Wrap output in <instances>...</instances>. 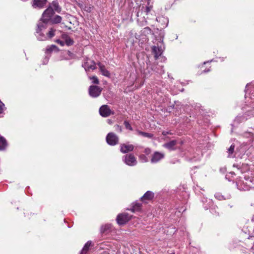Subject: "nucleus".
Returning <instances> with one entry per match:
<instances>
[{
	"instance_id": "1",
	"label": "nucleus",
	"mask_w": 254,
	"mask_h": 254,
	"mask_svg": "<svg viewBox=\"0 0 254 254\" xmlns=\"http://www.w3.org/2000/svg\"><path fill=\"white\" fill-rule=\"evenodd\" d=\"M106 140L107 143L111 146H115L119 143V137L113 132H109L106 136Z\"/></svg>"
},
{
	"instance_id": "2",
	"label": "nucleus",
	"mask_w": 254,
	"mask_h": 254,
	"mask_svg": "<svg viewBox=\"0 0 254 254\" xmlns=\"http://www.w3.org/2000/svg\"><path fill=\"white\" fill-rule=\"evenodd\" d=\"M123 161L127 165L132 166L137 164V160L134 155L130 153L123 157Z\"/></svg>"
},
{
	"instance_id": "3",
	"label": "nucleus",
	"mask_w": 254,
	"mask_h": 254,
	"mask_svg": "<svg viewBox=\"0 0 254 254\" xmlns=\"http://www.w3.org/2000/svg\"><path fill=\"white\" fill-rule=\"evenodd\" d=\"M102 88L96 85H91L89 88V94L93 98L98 97L101 93Z\"/></svg>"
},
{
	"instance_id": "4",
	"label": "nucleus",
	"mask_w": 254,
	"mask_h": 254,
	"mask_svg": "<svg viewBox=\"0 0 254 254\" xmlns=\"http://www.w3.org/2000/svg\"><path fill=\"white\" fill-rule=\"evenodd\" d=\"M99 113L103 117H108L115 114L114 111H112L107 105H102L99 109Z\"/></svg>"
},
{
	"instance_id": "5",
	"label": "nucleus",
	"mask_w": 254,
	"mask_h": 254,
	"mask_svg": "<svg viewBox=\"0 0 254 254\" xmlns=\"http://www.w3.org/2000/svg\"><path fill=\"white\" fill-rule=\"evenodd\" d=\"M179 143L180 144V145H182L183 142L182 140H173L165 143L163 146L169 150H174L178 148L177 144Z\"/></svg>"
},
{
	"instance_id": "6",
	"label": "nucleus",
	"mask_w": 254,
	"mask_h": 254,
	"mask_svg": "<svg viewBox=\"0 0 254 254\" xmlns=\"http://www.w3.org/2000/svg\"><path fill=\"white\" fill-rule=\"evenodd\" d=\"M82 66L84 68L86 71H89L96 68V64L94 61L88 59L85 60L82 64Z\"/></svg>"
},
{
	"instance_id": "7",
	"label": "nucleus",
	"mask_w": 254,
	"mask_h": 254,
	"mask_svg": "<svg viewBox=\"0 0 254 254\" xmlns=\"http://www.w3.org/2000/svg\"><path fill=\"white\" fill-rule=\"evenodd\" d=\"M54 13V9L52 7L49 6L43 12L42 17V20L45 22H49L51 20V17Z\"/></svg>"
},
{
	"instance_id": "8",
	"label": "nucleus",
	"mask_w": 254,
	"mask_h": 254,
	"mask_svg": "<svg viewBox=\"0 0 254 254\" xmlns=\"http://www.w3.org/2000/svg\"><path fill=\"white\" fill-rule=\"evenodd\" d=\"M130 219V216L127 213H121L117 217V222L119 225H124Z\"/></svg>"
},
{
	"instance_id": "9",
	"label": "nucleus",
	"mask_w": 254,
	"mask_h": 254,
	"mask_svg": "<svg viewBox=\"0 0 254 254\" xmlns=\"http://www.w3.org/2000/svg\"><path fill=\"white\" fill-rule=\"evenodd\" d=\"M154 197V193L151 191H147L140 198L141 201L145 203H147L151 201Z\"/></svg>"
},
{
	"instance_id": "10",
	"label": "nucleus",
	"mask_w": 254,
	"mask_h": 254,
	"mask_svg": "<svg viewBox=\"0 0 254 254\" xmlns=\"http://www.w3.org/2000/svg\"><path fill=\"white\" fill-rule=\"evenodd\" d=\"M48 23V22H45L44 20H42V18H41L37 24V28L36 29V32L39 34V37L43 34L42 31L47 28Z\"/></svg>"
},
{
	"instance_id": "11",
	"label": "nucleus",
	"mask_w": 254,
	"mask_h": 254,
	"mask_svg": "<svg viewBox=\"0 0 254 254\" xmlns=\"http://www.w3.org/2000/svg\"><path fill=\"white\" fill-rule=\"evenodd\" d=\"M164 154L159 152L156 151L152 155L151 162L156 163L161 160L164 158Z\"/></svg>"
},
{
	"instance_id": "12",
	"label": "nucleus",
	"mask_w": 254,
	"mask_h": 254,
	"mask_svg": "<svg viewBox=\"0 0 254 254\" xmlns=\"http://www.w3.org/2000/svg\"><path fill=\"white\" fill-rule=\"evenodd\" d=\"M120 151L123 153H126L131 152L134 149V146L128 143H122L120 146Z\"/></svg>"
},
{
	"instance_id": "13",
	"label": "nucleus",
	"mask_w": 254,
	"mask_h": 254,
	"mask_svg": "<svg viewBox=\"0 0 254 254\" xmlns=\"http://www.w3.org/2000/svg\"><path fill=\"white\" fill-rule=\"evenodd\" d=\"M55 31L56 30L55 29L51 28H50L49 31L46 33V35H45L43 33L40 37H38V38L41 41L46 40L48 39H51L55 36Z\"/></svg>"
},
{
	"instance_id": "14",
	"label": "nucleus",
	"mask_w": 254,
	"mask_h": 254,
	"mask_svg": "<svg viewBox=\"0 0 254 254\" xmlns=\"http://www.w3.org/2000/svg\"><path fill=\"white\" fill-rule=\"evenodd\" d=\"M47 3V0H33L32 6L34 8H43Z\"/></svg>"
},
{
	"instance_id": "15",
	"label": "nucleus",
	"mask_w": 254,
	"mask_h": 254,
	"mask_svg": "<svg viewBox=\"0 0 254 254\" xmlns=\"http://www.w3.org/2000/svg\"><path fill=\"white\" fill-rule=\"evenodd\" d=\"M97 65H98L100 71L103 75L106 77H109L110 76V72L106 68L104 64L101 63L99 62L97 63Z\"/></svg>"
},
{
	"instance_id": "16",
	"label": "nucleus",
	"mask_w": 254,
	"mask_h": 254,
	"mask_svg": "<svg viewBox=\"0 0 254 254\" xmlns=\"http://www.w3.org/2000/svg\"><path fill=\"white\" fill-rule=\"evenodd\" d=\"M8 146V142L6 139L2 136L0 135V151L6 150Z\"/></svg>"
},
{
	"instance_id": "17",
	"label": "nucleus",
	"mask_w": 254,
	"mask_h": 254,
	"mask_svg": "<svg viewBox=\"0 0 254 254\" xmlns=\"http://www.w3.org/2000/svg\"><path fill=\"white\" fill-rule=\"evenodd\" d=\"M62 38L64 40V44L67 46H71L73 44V40L68 35L64 34L62 35Z\"/></svg>"
},
{
	"instance_id": "18",
	"label": "nucleus",
	"mask_w": 254,
	"mask_h": 254,
	"mask_svg": "<svg viewBox=\"0 0 254 254\" xmlns=\"http://www.w3.org/2000/svg\"><path fill=\"white\" fill-rule=\"evenodd\" d=\"M152 52L154 54V58L155 60H157L162 53V50L161 48L157 46H153L152 48Z\"/></svg>"
},
{
	"instance_id": "19",
	"label": "nucleus",
	"mask_w": 254,
	"mask_h": 254,
	"mask_svg": "<svg viewBox=\"0 0 254 254\" xmlns=\"http://www.w3.org/2000/svg\"><path fill=\"white\" fill-rule=\"evenodd\" d=\"M111 225L107 224L102 225L100 228V232L102 234H107L111 231Z\"/></svg>"
},
{
	"instance_id": "20",
	"label": "nucleus",
	"mask_w": 254,
	"mask_h": 254,
	"mask_svg": "<svg viewBox=\"0 0 254 254\" xmlns=\"http://www.w3.org/2000/svg\"><path fill=\"white\" fill-rule=\"evenodd\" d=\"M142 204L138 202H135L132 203V207L130 210L132 212L140 211L141 209Z\"/></svg>"
},
{
	"instance_id": "21",
	"label": "nucleus",
	"mask_w": 254,
	"mask_h": 254,
	"mask_svg": "<svg viewBox=\"0 0 254 254\" xmlns=\"http://www.w3.org/2000/svg\"><path fill=\"white\" fill-rule=\"evenodd\" d=\"M91 245V242L88 241L84 246L80 254H87L89 251V248Z\"/></svg>"
},
{
	"instance_id": "22",
	"label": "nucleus",
	"mask_w": 254,
	"mask_h": 254,
	"mask_svg": "<svg viewBox=\"0 0 254 254\" xmlns=\"http://www.w3.org/2000/svg\"><path fill=\"white\" fill-rule=\"evenodd\" d=\"M137 132L138 135L143 136V137H145L152 138L153 136V134L152 133H147L139 130H137Z\"/></svg>"
},
{
	"instance_id": "23",
	"label": "nucleus",
	"mask_w": 254,
	"mask_h": 254,
	"mask_svg": "<svg viewBox=\"0 0 254 254\" xmlns=\"http://www.w3.org/2000/svg\"><path fill=\"white\" fill-rule=\"evenodd\" d=\"M61 21L62 17L59 15H56L53 19H51L53 23H59Z\"/></svg>"
},
{
	"instance_id": "24",
	"label": "nucleus",
	"mask_w": 254,
	"mask_h": 254,
	"mask_svg": "<svg viewBox=\"0 0 254 254\" xmlns=\"http://www.w3.org/2000/svg\"><path fill=\"white\" fill-rule=\"evenodd\" d=\"M52 4L56 11L58 12H60L61 11V8L59 7L58 3L56 1H53Z\"/></svg>"
},
{
	"instance_id": "25",
	"label": "nucleus",
	"mask_w": 254,
	"mask_h": 254,
	"mask_svg": "<svg viewBox=\"0 0 254 254\" xmlns=\"http://www.w3.org/2000/svg\"><path fill=\"white\" fill-rule=\"evenodd\" d=\"M139 160L141 162H147L148 161L147 157L144 154H141L139 156Z\"/></svg>"
},
{
	"instance_id": "26",
	"label": "nucleus",
	"mask_w": 254,
	"mask_h": 254,
	"mask_svg": "<svg viewBox=\"0 0 254 254\" xmlns=\"http://www.w3.org/2000/svg\"><path fill=\"white\" fill-rule=\"evenodd\" d=\"M89 79L90 80H92V82L94 84H98L99 83V79H98L97 77L96 76H89Z\"/></svg>"
},
{
	"instance_id": "27",
	"label": "nucleus",
	"mask_w": 254,
	"mask_h": 254,
	"mask_svg": "<svg viewBox=\"0 0 254 254\" xmlns=\"http://www.w3.org/2000/svg\"><path fill=\"white\" fill-rule=\"evenodd\" d=\"M124 124L126 127V128L129 130H132V128L129 123V122L127 121H124Z\"/></svg>"
},
{
	"instance_id": "28",
	"label": "nucleus",
	"mask_w": 254,
	"mask_h": 254,
	"mask_svg": "<svg viewBox=\"0 0 254 254\" xmlns=\"http://www.w3.org/2000/svg\"><path fill=\"white\" fill-rule=\"evenodd\" d=\"M234 149H235V145L232 144L228 150V152L229 154V156H230V155H231L233 153V152L234 151Z\"/></svg>"
},
{
	"instance_id": "29",
	"label": "nucleus",
	"mask_w": 254,
	"mask_h": 254,
	"mask_svg": "<svg viewBox=\"0 0 254 254\" xmlns=\"http://www.w3.org/2000/svg\"><path fill=\"white\" fill-rule=\"evenodd\" d=\"M5 109L4 104L0 100V114L3 113Z\"/></svg>"
},
{
	"instance_id": "30",
	"label": "nucleus",
	"mask_w": 254,
	"mask_h": 254,
	"mask_svg": "<svg viewBox=\"0 0 254 254\" xmlns=\"http://www.w3.org/2000/svg\"><path fill=\"white\" fill-rule=\"evenodd\" d=\"M57 47L55 45H51V46L47 47L46 50L47 51L50 52L53 51Z\"/></svg>"
},
{
	"instance_id": "31",
	"label": "nucleus",
	"mask_w": 254,
	"mask_h": 254,
	"mask_svg": "<svg viewBox=\"0 0 254 254\" xmlns=\"http://www.w3.org/2000/svg\"><path fill=\"white\" fill-rule=\"evenodd\" d=\"M143 152L146 155H149V154H150L151 153V150L149 148H146L144 149V150L143 151Z\"/></svg>"
},
{
	"instance_id": "32",
	"label": "nucleus",
	"mask_w": 254,
	"mask_h": 254,
	"mask_svg": "<svg viewBox=\"0 0 254 254\" xmlns=\"http://www.w3.org/2000/svg\"><path fill=\"white\" fill-rule=\"evenodd\" d=\"M115 128L116 131H118L119 132H121L122 131V127L121 126H120L119 125H116L115 126Z\"/></svg>"
},
{
	"instance_id": "33",
	"label": "nucleus",
	"mask_w": 254,
	"mask_h": 254,
	"mask_svg": "<svg viewBox=\"0 0 254 254\" xmlns=\"http://www.w3.org/2000/svg\"><path fill=\"white\" fill-rule=\"evenodd\" d=\"M57 43L59 44H60L61 46H63L64 45V40H57L56 41Z\"/></svg>"
},
{
	"instance_id": "34",
	"label": "nucleus",
	"mask_w": 254,
	"mask_h": 254,
	"mask_svg": "<svg viewBox=\"0 0 254 254\" xmlns=\"http://www.w3.org/2000/svg\"><path fill=\"white\" fill-rule=\"evenodd\" d=\"M215 196L216 198H217L219 200H222L223 199V196L222 195H221L220 194L217 193L215 195Z\"/></svg>"
},
{
	"instance_id": "35",
	"label": "nucleus",
	"mask_w": 254,
	"mask_h": 254,
	"mask_svg": "<svg viewBox=\"0 0 254 254\" xmlns=\"http://www.w3.org/2000/svg\"><path fill=\"white\" fill-rule=\"evenodd\" d=\"M151 8H152L151 6H146V7L145 11H146V13H148L150 11Z\"/></svg>"
},
{
	"instance_id": "36",
	"label": "nucleus",
	"mask_w": 254,
	"mask_h": 254,
	"mask_svg": "<svg viewBox=\"0 0 254 254\" xmlns=\"http://www.w3.org/2000/svg\"><path fill=\"white\" fill-rule=\"evenodd\" d=\"M161 67V70H160V71H159L158 70L156 71V72L159 73L160 74H162V73H164V70L163 69V66H160Z\"/></svg>"
},
{
	"instance_id": "37",
	"label": "nucleus",
	"mask_w": 254,
	"mask_h": 254,
	"mask_svg": "<svg viewBox=\"0 0 254 254\" xmlns=\"http://www.w3.org/2000/svg\"><path fill=\"white\" fill-rule=\"evenodd\" d=\"M209 71H210V69L209 68H208L207 70H206L205 69L202 70V72H208Z\"/></svg>"
},
{
	"instance_id": "38",
	"label": "nucleus",
	"mask_w": 254,
	"mask_h": 254,
	"mask_svg": "<svg viewBox=\"0 0 254 254\" xmlns=\"http://www.w3.org/2000/svg\"><path fill=\"white\" fill-rule=\"evenodd\" d=\"M206 64L210 65V63L209 62L204 63L203 65H206Z\"/></svg>"
},
{
	"instance_id": "39",
	"label": "nucleus",
	"mask_w": 254,
	"mask_h": 254,
	"mask_svg": "<svg viewBox=\"0 0 254 254\" xmlns=\"http://www.w3.org/2000/svg\"><path fill=\"white\" fill-rule=\"evenodd\" d=\"M167 133H168V132H165V131H163L162 132V134L164 135H166Z\"/></svg>"
},
{
	"instance_id": "40",
	"label": "nucleus",
	"mask_w": 254,
	"mask_h": 254,
	"mask_svg": "<svg viewBox=\"0 0 254 254\" xmlns=\"http://www.w3.org/2000/svg\"><path fill=\"white\" fill-rule=\"evenodd\" d=\"M175 254L173 253H171V254Z\"/></svg>"
}]
</instances>
